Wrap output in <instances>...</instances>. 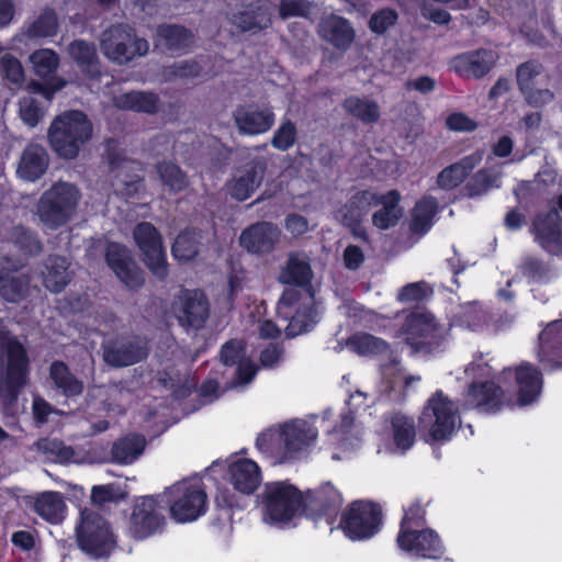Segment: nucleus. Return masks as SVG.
I'll return each mask as SVG.
<instances>
[{
  "label": "nucleus",
  "instance_id": "f257e3e1",
  "mask_svg": "<svg viewBox=\"0 0 562 562\" xmlns=\"http://www.w3.org/2000/svg\"><path fill=\"white\" fill-rule=\"evenodd\" d=\"M318 429L314 422L293 418L262 431L256 447L273 464H290L304 459L315 446Z\"/></svg>",
  "mask_w": 562,
  "mask_h": 562
},
{
  "label": "nucleus",
  "instance_id": "f03ea898",
  "mask_svg": "<svg viewBox=\"0 0 562 562\" xmlns=\"http://www.w3.org/2000/svg\"><path fill=\"white\" fill-rule=\"evenodd\" d=\"M258 507L263 522L283 528L304 510L303 495L285 481L270 482L259 495Z\"/></svg>",
  "mask_w": 562,
  "mask_h": 562
},
{
  "label": "nucleus",
  "instance_id": "7ed1b4c3",
  "mask_svg": "<svg viewBox=\"0 0 562 562\" xmlns=\"http://www.w3.org/2000/svg\"><path fill=\"white\" fill-rule=\"evenodd\" d=\"M159 495L168 505L170 517L179 524L195 521L207 510L205 487L196 476L180 480Z\"/></svg>",
  "mask_w": 562,
  "mask_h": 562
},
{
  "label": "nucleus",
  "instance_id": "20e7f679",
  "mask_svg": "<svg viewBox=\"0 0 562 562\" xmlns=\"http://www.w3.org/2000/svg\"><path fill=\"white\" fill-rule=\"evenodd\" d=\"M0 396L5 405L15 402L18 392L26 384L29 358L24 346L8 331H0Z\"/></svg>",
  "mask_w": 562,
  "mask_h": 562
},
{
  "label": "nucleus",
  "instance_id": "39448f33",
  "mask_svg": "<svg viewBox=\"0 0 562 562\" xmlns=\"http://www.w3.org/2000/svg\"><path fill=\"white\" fill-rule=\"evenodd\" d=\"M92 136V123L81 111H66L58 115L48 130L54 151L63 158H75Z\"/></svg>",
  "mask_w": 562,
  "mask_h": 562
},
{
  "label": "nucleus",
  "instance_id": "423d86ee",
  "mask_svg": "<svg viewBox=\"0 0 562 562\" xmlns=\"http://www.w3.org/2000/svg\"><path fill=\"white\" fill-rule=\"evenodd\" d=\"M465 375L472 379L463 397V405L476 408L481 413L495 414L506 404L505 391L495 385L492 378V368L482 358L472 361L464 370Z\"/></svg>",
  "mask_w": 562,
  "mask_h": 562
},
{
  "label": "nucleus",
  "instance_id": "0eeeda50",
  "mask_svg": "<svg viewBox=\"0 0 562 562\" xmlns=\"http://www.w3.org/2000/svg\"><path fill=\"white\" fill-rule=\"evenodd\" d=\"M460 424L458 407L442 391L427 401L419 417V430L426 442L449 440Z\"/></svg>",
  "mask_w": 562,
  "mask_h": 562
},
{
  "label": "nucleus",
  "instance_id": "6e6552de",
  "mask_svg": "<svg viewBox=\"0 0 562 562\" xmlns=\"http://www.w3.org/2000/svg\"><path fill=\"white\" fill-rule=\"evenodd\" d=\"M80 198L76 186L58 181L41 195L36 214L45 227L57 228L74 216Z\"/></svg>",
  "mask_w": 562,
  "mask_h": 562
},
{
  "label": "nucleus",
  "instance_id": "1a4fd4ad",
  "mask_svg": "<svg viewBox=\"0 0 562 562\" xmlns=\"http://www.w3.org/2000/svg\"><path fill=\"white\" fill-rule=\"evenodd\" d=\"M277 311L280 317L289 321L288 336L306 333L318 321V310L308 290H285L278 302Z\"/></svg>",
  "mask_w": 562,
  "mask_h": 562
},
{
  "label": "nucleus",
  "instance_id": "9d476101",
  "mask_svg": "<svg viewBox=\"0 0 562 562\" xmlns=\"http://www.w3.org/2000/svg\"><path fill=\"white\" fill-rule=\"evenodd\" d=\"M79 548L93 558L108 557L114 549L116 540L108 521L90 509L81 512L77 527Z\"/></svg>",
  "mask_w": 562,
  "mask_h": 562
},
{
  "label": "nucleus",
  "instance_id": "9b49d317",
  "mask_svg": "<svg viewBox=\"0 0 562 562\" xmlns=\"http://www.w3.org/2000/svg\"><path fill=\"white\" fill-rule=\"evenodd\" d=\"M403 335L414 351L428 353L443 341L447 328L430 312L416 311L406 317Z\"/></svg>",
  "mask_w": 562,
  "mask_h": 562
},
{
  "label": "nucleus",
  "instance_id": "f8f14e48",
  "mask_svg": "<svg viewBox=\"0 0 562 562\" xmlns=\"http://www.w3.org/2000/svg\"><path fill=\"white\" fill-rule=\"evenodd\" d=\"M165 506L160 495L138 498L127 524V533L136 540H144L160 532L166 526Z\"/></svg>",
  "mask_w": 562,
  "mask_h": 562
},
{
  "label": "nucleus",
  "instance_id": "ddd939ff",
  "mask_svg": "<svg viewBox=\"0 0 562 562\" xmlns=\"http://www.w3.org/2000/svg\"><path fill=\"white\" fill-rule=\"evenodd\" d=\"M101 48L109 59L125 64L147 54L149 45L146 40L137 37L131 27L116 25L103 33Z\"/></svg>",
  "mask_w": 562,
  "mask_h": 562
},
{
  "label": "nucleus",
  "instance_id": "4468645a",
  "mask_svg": "<svg viewBox=\"0 0 562 562\" xmlns=\"http://www.w3.org/2000/svg\"><path fill=\"white\" fill-rule=\"evenodd\" d=\"M380 508L369 502H355L344 513L340 527L347 538L353 541L367 540L381 528Z\"/></svg>",
  "mask_w": 562,
  "mask_h": 562
},
{
  "label": "nucleus",
  "instance_id": "2eb2a0df",
  "mask_svg": "<svg viewBox=\"0 0 562 562\" xmlns=\"http://www.w3.org/2000/svg\"><path fill=\"white\" fill-rule=\"evenodd\" d=\"M498 383L504 384L507 391L515 392L520 405H528L540 396L542 376L537 368L524 362L516 368L505 369L498 378Z\"/></svg>",
  "mask_w": 562,
  "mask_h": 562
},
{
  "label": "nucleus",
  "instance_id": "dca6fc26",
  "mask_svg": "<svg viewBox=\"0 0 562 562\" xmlns=\"http://www.w3.org/2000/svg\"><path fill=\"white\" fill-rule=\"evenodd\" d=\"M133 237L151 273L158 279L166 278L168 274L167 257L161 235L157 228L150 223L142 222L134 228Z\"/></svg>",
  "mask_w": 562,
  "mask_h": 562
},
{
  "label": "nucleus",
  "instance_id": "f3484780",
  "mask_svg": "<svg viewBox=\"0 0 562 562\" xmlns=\"http://www.w3.org/2000/svg\"><path fill=\"white\" fill-rule=\"evenodd\" d=\"M396 542L403 552L415 559L437 560L445 552L439 536L430 528L400 529Z\"/></svg>",
  "mask_w": 562,
  "mask_h": 562
},
{
  "label": "nucleus",
  "instance_id": "a211bd4d",
  "mask_svg": "<svg viewBox=\"0 0 562 562\" xmlns=\"http://www.w3.org/2000/svg\"><path fill=\"white\" fill-rule=\"evenodd\" d=\"M381 443L379 452L384 450L390 452H405L411 449L416 439V426L412 417L394 413L387 416L382 429L379 431Z\"/></svg>",
  "mask_w": 562,
  "mask_h": 562
},
{
  "label": "nucleus",
  "instance_id": "6ab92c4d",
  "mask_svg": "<svg viewBox=\"0 0 562 562\" xmlns=\"http://www.w3.org/2000/svg\"><path fill=\"white\" fill-rule=\"evenodd\" d=\"M172 313L187 329H200L210 315L206 296L198 290H183L172 303Z\"/></svg>",
  "mask_w": 562,
  "mask_h": 562
},
{
  "label": "nucleus",
  "instance_id": "aec40b11",
  "mask_svg": "<svg viewBox=\"0 0 562 562\" xmlns=\"http://www.w3.org/2000/svg\"><path fill=\"white\" fill-rule=\"evenodd\" d=\"M114 142L108 143V159L110 172L112 175V187L115 193L132 196L138 192L142 187L140 165L137 161L130 160L120 153H110Z\"/></svg>",
  "mask_w": 562,
  "mask_h": 562
},
{
  "label": "nucleus",
  "instance_id": "412c9836",
  "mask_svg": "<svg viewBox=\"0 0 562 562\" xmlns=\"http://www.w3.org/2000/svg\"><path fill=\"white\" fill-rule=\"evenodd\" d=\"M303 503L307 516L313 519L324 516L329 525L342 504V497L330 483H326L317 490L308 492L303 497Z\"/></svg>",
  "mask_w": 562,
  "mask_h": 562
},
{
  "label": "nucleus",
  "instance_id": "4be33fe9",
  "mask_svg": "<svg viewBox=\"0 0 562 562\" xmlns=\"http://www.w3.org/2000/svg\"><path fill=\"white\" fill-rule=\"evenodd\" d=\"M106 262L127 288L138 289L144 283L143 271L137 267L125 246L116 243L109 244Z\"/></svg>",
  "mask_w": 562,
  "mask_h": 562
},
{
  "label": "nucleus",
  "instance_id": "5701e85b",
  "mask_svg": "<svg viewBox=\"0 0 562 562\" xmlns=\"http://www.w3.org/2000/svg\"><path fill=\"white\" fill-rule=\"evenodd\" d=\"M147 356L145 342L137 338L121 337L103 345V359L113 367L132 366Z\"/></svg>",
  "mask_w": 562,
  "mask_h": 562
},
{
  "label": "nucleus",
  "instance_id": "b1692460",
  "mask_svg": "<svg viewBox=\"0 0 562 562\" xmlns=\"http://www.w3.org/2000/svg\"><path fill=\"white\" fill-rule=\"evenodd\" d=\"M234 120L239 133L255 136L270 131L276 116L269 106L251 103L237 108Z\"/></svg>",
  "mask_w": 562,
  "mask_h": 562
},
{
  "label": "nucleus",
  "instance_id": "393cba45",
  "mask_svg": "<svg viewBox=\"0 0 562 562\" xmlns=\"http://www.w3.org/2000/svg\"><path fill=\"white\" fill-rule=\"evenodd\" d=\"M536 243L552 255H562V218L557 211L540 214L532 225Z\"/></svg>",
  "mask_w": 562,
  "mask_h": 562
},
{
  "label": "nucleus",
  "instance_id": "a878e982",
  "mask_svg": "<svg viewBox=\"0 0 562 562\" xmlns=\"http://www.w3.org/2000/svg\"><path fill=\"white\" fill-rule=\"evenodd\" d=\"M496 54L490 49H479L460 54L450 60L451 69L462 78H482L494 66Z\"/></svg>",
  "mask_w": 562,
  "mask_h": 562
},
{
  "label": "nucleus",
  "instance_id": "bb28decb",
  "mask_svg": "<svg viewBox=\"0 0 562 562\" xmlns=\"http://www.w3.org/2000/svg\"><path fill=\"white\" fill-rule=\"evenodd\" d=\"M22 262L3 258L0 262V295L9 302H19L29 291V278L24 273H16Z\"/></svg>",
  "mask_w": 562,
  "mask_h": 562
},
{
  "label": "nucleus",
  "instance_id": "cd10ccee",
  "mask_svg": "<svg viewBox=\"0 0 562 562\" xmlns=\"http://www.w3.org/2000/svg\"><path fill=\"white\" fill-rule=\"evenodd\" d=\"M280 229L267 222L257 223L246 228L240 237V246L251 254L271 252L280 239Z\"/></svg>",
  "mask_w": 562,
  "mask_h": 562
},
{
  "label": "nucleus",
  "instance_id": "c85d7f7f",
  "mask_svg": "<svg viewBox=\"0 0 562 562\" xmlns=\"http://www.w3.org/2000/svg\"><path fill=\"white\" fill-rule=\"evenodd\" d=\"M338 418L339 420H335L333 428L327 429L330 443L345 452L358 449L362 443V429L355 424L352 412L344 411Z\"/></svg>",
  "mask_w": 562,
  "mask_h": 562
},
{
  "label": "nucleus",
  "instance_id": "c756f323",
  "mask_svg": "<svg viewBox=\"0 0 562 562\" xmlns=\"http://www.w3.org/2000/svg\"><path fill=\"white\" fill-rule=\"evenodd\" d=\"M539 361L562 369V318L549 323L539 334Z\"/></svg>",
  "mask_w": 562,
  "mask_h": 562
},
{
  "label": "nucleus",
  "instance_id": "7c9ffc66",
  "mask_svg": "<svg viewBox=\"0 0 562 562\" xmlns=\"http://www.w3.org/2000/svg\"><path fill=\"white\" fill-rule=\"evenodd\" d=\"M383 392L390 401L401 402L413 383L420 381L419 375L407 374L397 361L384 364L381 370Z\"/></svg>",
  "mask_w": 562,
  "mask_h": 562
},
{
  "label": "nucleus",
  "instance_id": "2f4dec72",
  "mask_svg": "<svg viewBox=\"0 0 562 562\" xmlns=\"http://www.w3.org/2000/svg\"><path fill=\"white\" fill-rule=\"evenodd\" d=\"M378 193L363 190L353 194L350 200L334 213L335 220L346 226L358 224L376 204Z\"/></svg>",
  "mask_w": 562,
  "mask_h": 562
},
{
  "label": "nucleus",
  "instance_id": "473e14b6",
  "mask_svg": "<svg viewBox=\"0 0 562 562\" xmlns=\"http://www.w3.org/2000/svg\"><path fill=\"white\" fill-rule=\"evenodd\" d=\"M221 360L225 366L237 364L236 384L249 383L257 372L256 364L246 357L245 346L239 340H231L223 346Z\"/></svg>",
  "mask_w": 562,
  "mask_h": 562
},
{
  "label": "nucleus",
  "instance_id": "72a5a7b5",
  "mask_svg": "<svg viewBox=\"0 0 562 562\" xmlns=\"http://www.w3.org/2000/svg\"><path fill=\"white\" fill-rule=\"evenodd\" d=\"M228 476L235 490L243 494H251L261 483L258 464L249 459H238L228 465Z\"/></svg>",
  "mask_w": 562,
  "mask_h": 562
},
{
  "label": "nucleus",
  "instance_id": "f704fd0d",
  "mask_svg": "<svg viewBox=\"0 0 562 562\" xmlns=\"http://www.w3.org/2000/svg\"><path fill=\"white\" fill-rule=\"evenodd\" d=\"M483 154L476 151L458 162L442 169L437 177V186L442 190H452L461 184L469 173L482 161Z\"/></svg>",
  "mask_w": 562,
  "mask_h": 562
},
{
  "label": "nucleus",
  "instance_id": "c9c22d12",
  "mask_svg": "<svg viewBox=\"0 0 562 562\" xmlns=\"http://www.w3.org/2000/svg\"><path fill=\"white\" fill-rule=\"evenodd\" d=\"M265 168L262 165H255L238 170L227 183V191L232 198L245 201L256 191L263 178Z\"/></svg>",
  "mask_w": 562,
  "mask_h": 562
},
{
  "label": "nucleus",
  "instance_id": "e433bc0d",
  "mask_svg": "<svg viewBox=\"0 0 562 562\" xmlns=\"http://www.w3.org/2000/svg\"><path fill=\"white\" fill-rule=\"evenodd\" d=\"M312 277L310 257L303 252H292L280 271L279 280L285 284L303 288L311 282Z\"/></svg>",
  "mask_w": 562,
  "mask_h": 562
},
{
  "label": "nucleus",
  "instance_id": "4c0bfd02",
  "mask_svg": "<svg viewBox=\"0 0 562 562\" xmlns=\"http://www.w3.org/2000/svg\"><path fill=\"white\" fill-rule=\"evenodd\" d=\"M401 194L396 190H390L385 194H378L376 204L380 206L372 215V223L379 229H387L394 226L402 216L400 206Z\"/></svg>",
  "mask_w": 562,
  "mask_h": 562
},
{
  "label": "nucleus",
  "instance_id": "58836bf2",
  "mask_svg": "<svg viewBox=\"0 0 562 562\" xmlns=\"http://www.w3.org/2000/svg\"><path fill=\"white\" fill-rule=\"evenodd\" d=\"M48 155L41 145H29L21 157L18 175L26 181L40 179L48 167Z\"/></svg>",
  "mask_w": 562,
  "mask_h": 562
},
{
  "label": "nucleus",
  "instance_id": "ea45409f",
  "mask_svg": "<svg viewBox=\"0 0 562 562\" xmlns=\"http://www.w3.org/2000/svg\"><path fill=\"white\" fill-rule=\"evenodd\" d=\"M68 268L69 262L66 258L58 256L48 257L44 263V271H42L45 288L56 293L63 291L70 280Z\"/></svg>",
  "mask_w": 562,
  "mask_h": 562
},
{
  "label": "nucleus",
  "instance_id": "a19ab883",
  "mask_svg": "<svg viewBox=\"0 0 562 562\" xmlns=\"http://www.w3.org/2000/svg\"><path fill=\"white\" fill-rule=\"evenodd\" d=\"M146 439L142 435L131 434L116 440L111 450L112 460L119 464H132L144 452Z\"/></svg>",
  "mask_w": 562,
  "mask_h": 562
},
{
  "label": "nucleus",
  "instance_id": "79ce46f5",
  "mask_svg": "<svg viewBox=\"0 0 562 562\" xmlns=\"http://www.w3.org/2000/svg\"><path fill=\"white\" fill-rule=\"evenodd\" d=\"M34 510L50 524H58L65 517L66 504L60 493L44 492L34 501Z\"/></svg>",
  "mask_w": 562,
  "mask_h": 562
},
{
  "label": "nucleus",
  "instance_id": "37998d69",
  "mask_svg": "<svg viewBox=\"0 0 562 562\" xmlns=\"http://www.w3.org/2000/svg\"><path fill=\"white\" fill-rule=\"evenodd\" d=\"M322 36L337 47H346L353 38L349 23L336 15L324 19L319 25Z\"/></svg>",
  "mask_w": 562,
  "mask_h": 562
},
{
  "label": "nucleus",
  "instance_id": "c03bdc74",
  "mask_svg": "<svg viewBox=\"0 0 562 562\" xmlns=\"http://www.w3.org/2000/svg\"><path fill=\"white\" fill-rule=\"evenodd\" d=\"M344 109L363 123H374L380 117L378 103L369 98L349 97L344 102Z\"/></svg>",
  "mask_w": 562,
  "mask_h": 562
},
{
  "label": "nucleus",
  "instance_id": "a18cd8bd",
  "mask_svg": "<svg viewBox=\"0 0 562 562\" xmlns=\"http://www.w3.org/2000/svg\"><path fill=\"white\" fill-rule=\"evenodd\" d=\"M158 99L148 92L133 91L114 98L117 108L137 112L153 113L157 109Z\"/></svg>",
  "mask_w": 562,
  "mask_h": 562
},
{
  "label": "nucleus",
  "instance_id": "49530a36",
  "mask_svg": "<svg viewBox=\"0 0 562 562\" xmlns=\"http://www.w3.org/2000/svg\"><path fill=\"white\" fill-rule=\"evenodd\" d=\"M69 55L78 66L91 77L99 75L97 66V52L93 44L85 41H74L68 47Z\"/></svg>",
  "mask_w": 562,
  "mask_h": 562
},
{
  "label": "nucleus",
  "instance_id": "de8ad7c7",
  "mask_svg": "<svg viewBox=\"0 0 562 562\" xmlns=\"http://www.w3.org/2000/svg\"><path fill=\"white\" fill-rule=\"evenodd\" d=\"M557 176L554 172L544 170L539 172L531 182L521 183L515 191L519 201L527 199V195L535 194L542 198L547 193L553 192Z\"/></svg>",
  "mask_w": 562,
  "mask_h": 562
},
{
  "label": "nucleus",
  "instance_id": "09e8293b",
  "mask_svg": "<svg viewBox=\"0 0 562 562\" xmlns=\"http://www.w3.org/2000/svg\"><path fill=\"white\" fill-rule=\"evenodd\" d=\"M438 210V202L432 196H424L413 210L412 231L426 233L432 225L434 216Z\"/></svg>",
  "mask_w": 562,
  "mask_h": 562
},
{
  "label": "nucleus",
  "instance_id": "8fccbe9b",
  "mask_svg": "<svg viewBox=\"0 0 562 562\" xmlns=\"http://www.w3.org/2000/svg\"><path fill=\"white\" fill-rule=\"evenodd\" d=\"M158 44L170 50H181L190 46L192 35L182 26L162 25L157 32Z\"/></svg>",
  "mask_w": 562,
  "mask_h": 562
},
{
  "label": "nucleus",
  "instance_id": "3c124183",
  "mask_svg": "<svg viewBox=\"0 0 562 562\" xmlns=\"http://www.w3.org/2000/svg\"><path fill=\"white\" fill-rule=\"evenodd\" d=\"M346 346L360 356L380 355L387 350V345L384 340L367 333L352 335L347 340Z\"/></svg>",
  "mask_w": 562,
  "mask_h": 562
},
{
  "label": "nucleus",
  "instance_id": "603ef678",
  "mask_svg": "<svg viewBox=\"0 0 562 562\" xmlns=\"http://www.w3.org/2000/svg\"><path fill=\"white\" fill-rule=\"evenodd\" d=\"M49 375L56 387L61 390L65 395L72 396L81 393L82 383L69 372L64 362H53Z\"/></svg>",
  "mask_w": 562,
  "mask_h": 562
},
{
  "label": "nucleus",
  "instance_id": "864d4df0",
  "mask_svg": "<svg viewBox=\"0 0 562 562\" xmlns=\"http://www.w3.org/2000/svg\"><path fill=\"white\" fill-rule=\"evenodd\" d=\"M501 172L494 169H483L465 186L467 194L471 198L485 194L488 190L499 187Z\"/></svg>",
  "mask_w": 562,
  "mask_h": 562
},
{
  "label": "nucleus",
  "instance_id": "5fc2aeb1",
  "mask_svg": "<svg viewBox=\"0 0 562 562\" xmlns=\"http://www.w3.org/2000/svg\"><path fill=\"white\" fill-rule=\"evenodd\" d=\"M57 15L53 9H44L36 20L27 27L30 38L50 37L57 33Z\"/></svg>",
  "mask_w": 562,
  "mask_h": 562
},
{
  "label": "nucleus",
  "instance_id": "6e6d98bb",
  "mask_svg": "<svg viewBox=\"0 0 562 562\" xmlns=\"http://www.w3.org/2000/svg\"><path fill=\"white\" fill-rule=\"evenodd\" d=\"M521 273L533 283H547L558 277V271L548 263L528 257L521 265Z\"/></svg>",
  "mask_w": 562,
  "mask_h": 562
},
{
  "label": "nucleus",
  "instance_id": "4d7b16f0",
  "mask_svg": "<svg viewBox=\"0 0 562 562\" xmlns=\"http://www.w3.org/2000/svg\"><path fill=\"white\" fill-rule=\"evenodd\" d=\"M517 82L522 93L536 88L543 82L546 75L540 64L527 61L517 68Z\"/></svg>",
  "mask_w": 562,
  "mask_h": 562
},
{
  "label": "nucleus",
  "instance_id": "13d9d810",
  "mask_svg": "<svg viewBox=\"0 0 562 562\" xmlns=\"http://www.w3.org/2000/svg\"><path fill=\"white\" fill-rule=\"evenodd\" d=\"M233 23L241 31L261 30L270 24V12L267 8L258 7L257 11L250 10L235 15Z\"/></svg>",
  "mask_w": 562,
  "mask_h": 562
},
{
  "label": "nucleus",
  "instance_id": "bf43d9fd",
  "mask_svg": "<svg viewBox=\"0 0 562 562\" xmlns=\"http://www.w3.org/2000/svg\"><path fill=\"white\" fill-rule=\"evenodd\" d=\"M198 234L193 231L181 233L172 245V255L180 262H187L198 254Z\"/></svg>",
  "mask_w": 562,
  "mask_h": 562
},
{
  "label": "nucleus",
  "instance_id": "052dcab7",
  "mask_svg": "<svg viewBox=\"0 0 562 562\" xmlns=\"http://www.w3.org/2000/svg\"><path fill=\"white\" fill-rule=\"evenodd\" d=\"M34 72L41 78H48L58 67V56L52 49H38L30 56Z\"/></svg>",
  "mask_w": 562,
  "mask_h": 562
},
{
  "label": "nucleus",
  "instance_id": "680f3d73",
  "mask_svg": "<svg viewBox=\"0 0 562 562\" xmlns=\"http://www.w3.org/2000/svg\"><path fill=\"white\" fill-rule=\"evenodd\" d=\"M157 170L164 184L167 186L171 191L178 192L187 187L188 181L186 176L175 164H160L158 165Z\"/></svg>",
  "mask_w": 562,
  "mask_h": 562
},
{
  "label": "nucleus",
  "instance_id": "e2e57ef3",
  "mask_svg": "<svg viewBox=\"0 0 562 562\" xmlns=\"http://www.w3.org/2000/svg\"><path fill=\"white\" fill-rule=\"evenodd\" d=\"M157 170L164 184L167 186L171 191L178 192L187 187L188 181L186 176L175 164H160L158 165Z\"/></svg>",
  "mask_w": 562,
  "mask_h": 562
},
{
  "label": "nucleus",
  "instance_id": "0e129e2a",
  "mask_svg": "<svg viewBox=\"0 0 562 562\" xmlns=\"http://www.w3.org/2000/svg\"><path fill=\"white\" fill-rule=\"evenodd\" d=\"M11 241L27 255L37 254L41 250V244L36 237L25 228L18 226L11 233Z\"/></svg>",
  "mask_w": 562,
  "mask_h": 562
},
{
  "label": "nucleus",
  "instance_id": "69168bd1",
  "mask_svg": "<svg viewBox=\"0 0 562 562\" xmlns=\"http://www.w3.org/2000/svg\"><path fill=\"white\" fill-rule=\"evenodd\" d=\"M296 140V127L291 121H284L274 132L271 145L279 150H286L294 145Z\"/></svg>",
  "mask_w": 562,
  "mask_h": 562
},
{
  "label": "nucleus",
  "instance_id": "338daca9",
  "mask_svg": "<svg viewBox=\"0 0 562 562\" xmlns=\"http://www.w3.org/2000/svg\"><path fill=\"white\" fill-rule=\"evenodd\" d=\"M44 115L43 109L38 102L32 97L27 95L20 101V116L22 121L31 127L38 124Z\"/></svg>",
  "mask_w": 562,
  "mask_h": 562
},
{
  "label": "nucleus",
  "instance_id": "774afa93",
  "mask_svg": "<svg viewBox=\"0 0 562 562\" xmlns=\"http://www.w3.org/2000/svg\"><path fill=\"white\" fill-rule=\"evenodd\" d=\"M201 71L200 66L195 61H179L164 69V79L172 80L177 78H187L199 76Z\"/></svg>",
  "mask_w": 562,
  "mask_h": 562
}]
</instances>
